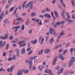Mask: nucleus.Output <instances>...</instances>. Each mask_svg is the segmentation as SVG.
Returning a JSON list of instances; mask_svg holds the SVG:
<instances>
[{
    "label": "nucleus",
    "instance_id": "6ab92c4d",
    "mask_svg": "<svg viewBox=\"0 0 75 75\" xmlns=\"http://www.w3.org/2000/svg\"><path fill=\"white\" fill-rule=\"evenodd\" d=\"M43 51H44L43 49H42L38 53L39 55H42V54Z\"/></svg>",
    "mask_w": 75,
    "mask_h": 75
},
{
    "label": "nucleus",
    "instance_id": "cd10ccee",
    "mask_svg": "<svg viewBox=\"0 0 75 75\" xmlns=\"http://www.w3.org/2000/svg\"><path fill=\"white\" fill-rule=\"evenodd\" d=\"M17 20H18V21H23V19L21 18H17Z\"/></svg>",
    "mask_w": 75,
    "mask_h": 75
},
{
    "label": "nucleus",
    "instance_id": "6e6d98bb",
    "mask_svg": "<svg viewBox=\"0 0 75 75\" xmlns=\"http://www.w3.org/2000/svg\"><path fill=\"white\" fill-rule=\"evenodd\" d=\"M8 61H12V57H9L8 59Z\"/></svg>",
    "mask_w": 75,
    "mask_h": 75
},
{
    "label": "nucleus",
    "instance_id": "37998d69",
    "mask_svg": "<svg viewBox=\"0 0 75 75\" xmlns=\"http://www.w3.org/2000/svg\"><path fill=\"white\" fill-rule=\"evenodd\" d=\"M42 37L41 36H40V37H39V39L38 40V42H40L41 40V39H42Z\"/></svg>",
    "mask_w": 75,
    "mask_h": 75
},
{
    "label": "nucleus",
    "instance_id": "e2e57ef3",
    "mask_svg": "<svg viewBox=\"0 0 75 75\" xmlns=\"http://www.w3.org/2000/svg\"><path fill=\"white\" fill-rule=\"evenodd\" d=\"M36 19V18H32L31 19L32 20V21H35V19Z\"/></svg>",
    "mask_w": 75,
    "mask_h": 75
},
{
    "label": "nucleus",
    "instance_id": "c03bdc74",
    "mask_svg": "<svg viewBox=\"0 0 75 75\" xmlns=\"http://www.w3.org/2000/svg\"><path fill=\"white\" fill-rule=\"evenodd\" d=\"M38 25L39 26L42 25V22H41V21L39 22V23H38Z\"/></svg>",
    "mask_w": 75,
    "mask_h": 75
},
{
    "label": "nucleus",
    "instance_id": "f03ea898",
    "mask_svg": "<svg viewBox=\"0 0 75 75\" xmlns=\"http://www.w3.org/2000/svg\"><path fill=\"white\" fill-rule=\"evenodd\" d=\"M6 44V42L4 41V43L2 41H0V47L1 48H2L3 47H4Z\"/></svg>",
    "mask_w": 75,
    "mask_h": 75
},
{
    "label": "nucleus",
    "instance_id": "a878e982",
    "mask_svg": "<svg viewBox=\"0 0 75 75\" xmlns=\"http://www.w3.org/2000/svg\"><path fill=\"white\" fill-rule=\"evenodd\" d=\"M14 65H13L11 67L10 69V72H12L13 71V69H14Z\"/></svg>",
    "mask_w": 75,
    "mask_h": 75
},
{
    "label": "nucleus",
    "instance_id": "2eb2a0df",
    "mask_svg": "<svg viewBox=\"0 0 75 75\" xmlns=\"http://www.w3.org/2000/svg\"><path fill=\"white\" fill-rule=\"evenodd\" d=\"M63 69H64L63 68H62L60 70H59L58 71V74H61V73H62V72Z\"/></svg>",
    "mask_w": 75,
    "mask_h": 75
},
{
    "label": "nucleus",
    "instance_id": "49530a36",
    "mask_svg": "<svg viewBox=\"0 0 75 75\" xmlns=\"http://www.w3.org/2000/svg\"><path fill=\"white\" fill-rule=\"evenodd\" d=\"M24 42H25V41L23 40L22 41L20 42L18 44H22V43H24Z\"/></svg>",
    "mask_w": 75,
    "mask_h": 75
},
{
    "label": "nucleus",
    "instance_id": "13d9d810",
    "mask_svg": "<svg viewBox=\"0 0 75 75\" xmlns=\"http://www.w3.org/2000/svg\"><path fill=\"white\" fill-rule=\"evenodd\" d=\"M69 43L68 42L67 43L66 45V47L67 48L69 46Z\"/></svg>",
    "mask_w": 75,
    "mask_h": 75
},
{
    "label": "nucleus",
    "instance_id": "680f3d73",
    "mask_svg": "<svg viewBox=\"0 0 75 75\" xmlns=\"http://www.w3.org/2000/svg\"><path fill=\"white\" fill-rule=\"evenodd\" d=\"M6 55V52H4L3 53V57H5Z\"/></svg>",
    "mask_w": 75,
    "mask_h": 75
},
{
    "label": "nucleus",
    "instance_id": "9b49d317",
    "mask_svg": "<svg viewBox=\"0 0 75 75\" xmlns=\"http://www.w3.org/2000/svg\"><path fill=\"white\" fill-rule=\"evenodd\" d=\"M38 41V40H31L30 42L31 43H32V44H37V42Z\"/></svg>",
    "mask_w": 75,
    "mask_h": 75
},
{
    "label": "nucleus",
    "instance_id": "c756f323",
    "mask_svg": "<svg viewBox=\"0 0 75 75\" xmlns=\"http://www.w3.org/2000/svg\"><path fill=\"white\" fill-rule=\"evenodd\" d=\"M69 19L68 18H67L65 19V21H69V22H72V21L70 20H69Z\"/></svg>",
    "mask_w": 75,
    "mask_h": 75
},
{
    "label": "nucleus",
    "instance_id": "7c9ffc66",
    "mask_svg": "<svg viewBox=\"0 0 75 75\" xmlns=\"http://www.w3.org/2000/svg\"><path fill=\"white\" fill-rule=\"evenodd\" d=\"M9 47V44H7L6 45V50H8V48Z\"/></svg>",
    "mask_w": 75,
    "mask_h": 75
},
{
    "label": "nucleus",
    "instance_id": "a211bd4d",
    "mask_svg": "<svg viewBox=\"0 0 75 75\" xmlns=\"http://www.w3.org/2000/svg\"><path fill=\"white\" fill-rule=\"evenodd\" d=\"M28 64L30 65V66H33V62L31 60H29L28 61Z\"/></svg>",
    "mask_w": 75,
    "mask_h": 75
},
{
    "label": "nucleus",
    "instance_id": "f3484780",
    "mask_svg": "<svg viewBox=\"0 0 75 75\" xmlns=\"http://www.w3.org/2000/svg\"><path fill=\"white\" fill-rule=\"evenodd\" d=\"M37 16V14L34 12H32L31 14V17H34V16Z\"/></svg>",
    "mask_w": 75,
    "mask_h": 75
},
{
    "label": "nucleus",
    "instance_id": "423d86ee",
    "mask_svg": "<svg viewBox=\"0 0 75 75\" xmlns=\"http://www.w3.org/2000/svg\"><path fill=\"white\" fill-rule=\"evenodd\" d=\"M17 9H18V7L16 8L15 11H14L13 13V15H15L16 17L18 18V13H17Z\"/></svg>",
    "mask_w": 75,
    "mask_h": 75
},
{
    "label": "nucleus",
    "instance_id": "09e8293b",
    "mask_svg": "<svg viewBox=\"0 0 75 75\" xmlns=\"http://www.w3.org/2000/svg\"><path fill=\"white\" fill-rule=\"evenodd\" d=\"M53 13H54V14H55V15L56 14H58V12H57V11H54L53 12Z\"/></svg>",
    "mask_w": 75,
    "mask_h": 75
},
{
    "label": "nucleus",
    "instance_id": "f257e3e1",
    "mask_svg": "<svg viewBox=\"0 0 75 75\" xmlns=\"http://www.w3.org/2000/svg\"><path fill=\"white\" fill-rule=\"evenodd\" d=\"M49 32V33L51 34L55 35L56 34V33H55L54 29L52 28L51 27L50 28V30Z\"/></svg>",
    "mask_w": 75,
    "mask_h": 75
},
{
    "label": "nucleus",
    "instance_id": "0e129e2a",
    "mask_svg": "<svg viewBox=\"0 0 75 75\" xmlns=\"http://www.w3.org/2000/svg\"><path fill=\"white\" fill-rule=\"evenodd\" d=\"M29 72V70H25V74H28Z\"/></svg>",
    "mask_w": 75,
    "mask_h": 75
},
{
    "label": "nucleus",
    "instance_id": "1a4fd4ad",
    "mask_svg": "<svg viewBox=\"0 0 75 75\" xmlns=\"http://www.w3.org/2000/svg\"><path fill=\"white\" fill-rule=\"evenodd\" d=\"M59 58L62 60V61H63L64 60V57H63V55H62V54H60L59 55Z\"/></svg>",
    "mask_w": 75,
    "mask_h": 75
},
{
    "label": "nucleus",
    "instance_id": "473e14b6",
    "mask_svg": "<svg viewBox=\"0 0 75 75\" xmlns=\"http://www.w3.org/2000/svg\"><path fill=\"white\" fill-rule=\"evenodd\" d=\"M14 7H12L10 9H9V11L10 12L12 11H13L14 10Z\"/></svg>",
    "mask_w": 75,
    "mask_h": 75
},
{
    "label": "nucleus",
    "instance_id": "4c0bfd02",
    "mask_svg": "<svg viewBox=\"0 0 75 75\" xmlns=\"http://www.w3.org/2000/svg\"><path fill=\"white\" fill-rule=\"evenodd\" d=\"M44 38H42V41L40 43V44L41 45L43 44V42H44Z\"/></svg>",
    "mask_w": 75,
    "mask_h": 75
},
{
    "label": "nucleus",
    "instance_id": "a19ab883",
    "mask_svg": "<svg viewBox=\"0 0 75 75\" xmlns=\"http://www.w3.org/2000/svg\"><path fill=\"white\" fill-rule=\"evenodd\" d=\"M64 34H65V33H64V32H61V33H60V35L61 36L62 35H64Z\"/></svg>",
    "mask_w": 75,
    "mask_h": 75
},
{
    "label": "nucleus",
    "instance_id": "603ef678",
    "mask_svg": "<svg viewBox=\"0 0 75 75\" xmlns=\"http://www.w3.org/2000/svg\"><path fill=\"white\" fill-rule=\"evenodd\" d=\"M5 2H6V0H3L2 1L1 3H2V4H4V3H5Z\"/></svg>",
    "mask_w": 75,
    "mask_h": 75
},
{
    "label": "nucleus",
    "instance_id": "393cba45",
    "mask_svg": "<svg viewBox=\"0 0 75 75\" xmlns=\"http://www.w3.org/2000/svg\"><path fill=\"white\" fill-rule=\"evenodd\" d=\"M8 34L6 33L5 36V39L6 40V39H7L8 38Z\"/></svg>",
    "mask_w": 75,
    "mask_h": 75
},
{
    "label": "nucleus",
    "instance_id": "69168bd1",
    "mask_svg": "<svg viewBox=\"0 0 75 75\" xmlns=\"http://www.w3.org/2000/svg\"><path fill=\"white\" fill-rule=\"evenodd\" d=\"M32 66H33L31 65V66H30V67H28L29 69V70H31L32 69H31V67H32Z\"/></svg>",
    "mask_w": 75,
    "mask_h": 75
},
{
    "label": "nucleus",
    "instance_id": "3c124183",
    "mask_svg": "<svg viewBox=\"0 0 75 75\" xmlns=\"http://www.w3.org/2000/svg\"><path fill=\"white\" fill-rule=\"evenodd\" d=\"M0 39H2V40H5V38L3 36H0Z\"/></svg>",
    "mask_w": 75,
    "mask_h": 75
},
{
    "label": "nucleus",
    "instance_id": "864d4df0",
    "mask_svg": "<svg viewBox=\"0 0 75 75\" xmlns=\"http://www.w3.org/2000/svg\"><path fill=\"white\" fill-rule=\"evenodd\" d=\"M15 59H16V57L15 55H13V60H15Z\"/></svg>",
    "mask_w": 75,
    "mask_h": 75
},
{
    "label": "nucleus",
    "instance_id": "ddd939ff",
    "mask_svg": "<svg viewBox=\"0 0 75 75\" xmlns=\"http://www.w3.org/2000/svg\"><path fill=\"white\" fill-rule=\"evenodd\" d=\"M57 59V58L56 57L55 59H54L53 61L52 62V64L53 65H55V64H56V62Z\"/></svg>",
    "mask_w": 75,
    "mask_h": 75
},
{
    "label": "nucleus",
    "instance_id": "39448f33",
    "mask_svg": "<svg viewBox=\"0 0 75 75\" xmlns=\"http://www.w3.org/2000/svg\"><path fill=\"white\" fill-rule=\"evenodd\" d=\"M45 73H48L49 75H54L52 73V71L51 70L49 69H47V70L45 71Z\"/></svg>",
    "mask_w": 75,
    "mask_h": 75
},
{
    "label": "nucleus",
    "instance_id": "f704fd0d",
    "mask_svg": "<svg viewBox=\"0 0 75 75\" xmlns=\"http://www.w3.org/2000/svg\"><path fill=\"white\" fill-rule=\"evenodd\" d=\"M68 51V50L67 49H66L64 50V52L63 53V54L64 55L65 54V53L67 52Z\"/></svg>",
    "mask_w": 75,
    "mask_h": 75
},
{
    "label": "nucleus",
    "instance_id": "4be33fe9",
    "mask_svg": "<svg viewBox=\"0 0 75 75\" xmlns=\"http://www.w3.org/2000/svg\"><path fill=\"white\" fill-rule=\"evenodd\" d=\"M58 8H59V9H60V10H62V6H61V4H59L58 5Z\"/></svg>",
    "mask_w": 75,
    "mask_h": 75
},
{
    "label": "nucleus",
    "instance_id": "bb28decb",
    "mask_svg": "<svg viewBox=\"0 0 75 75\" xmlns=\"http://www.w3.org/2000/svg\"><path fill=\"white\" fill-rule=\"evenodd\" d=\"M19 47H24L25 45H26V43H25L23 44H20Z\"/></svg>",
    "mask_w": 75,
    "mask_h": 75
},
{
    "label": "nucleus",
    "instance_id": "e433bc0d",
    "mask_svg": "<svg viewBox=\"0 0 75 75\" xmlns=\"http://www.w3.org/2000/svg\"><path fill=\"white\" fill-rule=\"evenodd\" d=\"M59 46L58 45H57L54 48V50H57V48H59Z\"/></svg>",
    "mask_w": 75,
    "mask_h": 75
},
{
    "label": "nucleus",
    "instance_id": "aec40b11",
    "mask_svg": "<svg viewBox=\"0 0 75 75\" xmlns=\"http://www.w3.org/2000/svg\"><path fill=\"white\" fill-rule=\"evenodd\" d=\"M25 48H23L22 49V50L21 51V53H22V54H24V53H25Z\"/></svg>",
    "mask_w": 75,
    "mask_h": 75
},
{
    "label": "nucleus",
    "instance_id": "20e7f679",
    "mask_svg": "<svg viewBox=\"0 0 75 75\" xmlns=\"http://www.w3.org/2000/svg\"><path fill=\"white\" fill-rule=\"evenodd\" d=\"M28 5H29L30 9H32L33 7V2L32 1L29 2L28 4Z\"/></svg>",
    "mask_w": 75,
    "mask_h": 75
},
{
    "label": "nucleus",
    "instance_id": "c85d7f7f",
    "mask_svg": "<svg viewBox=\"0 0 75 75\" xmlns=\"http://www.w3.org/2000/svg\"><path fill=\"white\" fill-rule=\"evenodd\" d=\"M4 11L2 12L1 14L0 15V19H2V18H3V17H2V16H3V14H4Z\"/></svg>",
    "mask_w": 75,
    "mask_h": 75
},
{
    "label": "nucleus",
    "instance_id": "72a5a7b5",
    "mask_svg": "<svg viewBox=\"0 0 75 75\" xmlns=\"http://www.w3.org/2000/svg\"><path fill=\"white\" fill-rule=\"evenodd\" d=\"M33 29H31L29 30L28 33L29 34H32V31H33Z\"/></svg>",
    "mask_w": 75,
    "mask_h": 75
},
{
    "label": "nucleus",
    "instance_id": "0eeeda50",
    "mask_svg": "<svg viewBox=\"0 0 75 75\" xmlns=\"http://www.w3.org/2000/svg\"><path fill=\"white\" fill-rule=\"evenodd\" d=\"M37 57L34 56V57H30L29 59L30 60H34L35 62H37V59H37Z\"/></svg>",
    "mask_w": 75,
    "mask_h": 75
},
{
    "label": "nucleus",
    "instance_id": "2f4dec72",
    "mask_svg": "<svg viewBox=\"0 0 75 75\" xmlns=\"http://www.w3.org/2000/svg\"><path fill=\"white\" fill-rule=\"evenodd\" d=\"M56 24H55L56 25H61V23L60 22H56Z\"/></svg>",
    "mask_w": 75,
    "mask_h": 75
},
{
    "label": "nucleus",
    "instance_id": "ea45409f",
    "mask_svg": "<svg viewBox=\"0 0 75 75\" xmlns=\"http://www.w3.org/2000/svg\"><path fill=\"white\" fill-rule=\"evenodd\" d=\"M60 24H64L65 23V21H62L61 22H60Z\"/></svg>",
    "mask_w": 75,
    "mask_h": 75
},
{
    "label": "nucleus",
    "instance_id": "4468645a",
    "mask_svg": "<svg viewBox=\"0 0 75 75\" xmlns=\"http://www.w3.org/2000/svg\"><path fill=\"white\" fill-rule=\"evenodd\" d=\"M29 23H30V19H28L25 22V25H28L29 24Z\"/></svg>",
    "mask_w": 75,
    "mask_h": 75
},
{
    "label": "nucleus",
    "instance_id": "de8ad7c7",
    "mask_svg": "<svg viewBox=\"0 0 75 75\" xmlns=\"http://www.w3.org/2000/svg\"><path fill=\"white\" fill-rule=\"evenodd\" d=\"M71 17L72 18H73V19H75V14H73L72 15Z\"/></svg>",
    "mask_w": 75,
    "mask_h": 75
},
{
    "label": "nucleus",
    "instance_id": "5fc2aeb1",
    "mask_svg": "<svg viewBox=\"0 0 75 75\" xmlns=\"http://www.w3.org/2000/svg\"><path fill=\"white\" fill-rule=\"evenodd\" d=\"M26 15V13H22L21 14V16H25Z\"/></svg>",
    "mask_w": 75,
    "mask_h": 75
},
{
    "label": "nucleus",
    "instance_id": "b1692460",
    "mask_svg": "<svg viewBox=\"0 0 75 75\" xmlns=\"http://www.w3.org/2000/svg\"><path fill=\"white\" fill-rule=\"evenodd\" d=\"M0 71H3V72H6V70L5 69H3V67H1L0 69Z\"/></svg>",
    "mask_w": 75,
    "mask_h": 75
},
{
    "label": "nucleus",
    "instance_id": "412c9836",
    "mask_svg": "<svg viewBox=\"0 0 75 75\" xmlns=\"http://www.w3.org/2000/svg\"><path fill=\"white\" fill-rule=\"evenodd\" d=\"M27 2V1H25L22 4V8H23L25 7V4H26Z\"/></svg>",
    "mask_w": 75,
    "mask_h": 75
},
{
    "label": "nucleus",
    "instance_id": "9d476101",
    "mask_svg": "<svg viewBox=\"0 0 75 75\" xmlns=\"http://www.w3.org/2000/svg\"><path fill=\"white\" fill-rule=\"evenodd\" d=\"M74 62L72 61H70L69 62V65L68 66L69 67H72V65H73V63Z\"/></svg>",
    "mask_w": 75,
    "mask_h": 75
},
{
    "label": "nucleus",
    "instance_id": "7ed1b4c3",
    "mask_svg": "<svg viewBox=\"0 0 75 75\" xmlns=\"http://www.w3.org/2000/svg\"><path fill=\"white\" fill-rule=\"evenodd\" d=\"M23 72H24V73H25V70H24V69H23L21 71V70L19 69L18 71L17 75H22L23 74Z\"/></svg>",
    "mask_w": 75,
    "mask_h": 75
},
{
    "label": "nucleus",
    "instance_id": "6e6552de",
    "mask_svg": "<svg viewBox=\"0 0 75 75\" xmlns=\"http://www.w3.org/2000/svg\"><path fill=\"white\" fill-rule=\"evenodd\" d=\"M50 52V49H46L44 50V52L45 54H48Z\"/></svg>",
    "mask_w": 75,
    "mask_h": 75
},
{
    "label": "nucleus",
    "instance_id": "8fccbe9b",
    "mask_svg": "<svg viewBox=\"0 0 75 75\" xmlns=\"http://www.w3.org/2000/svg\"><path fill=\"white\" fill-rule=\"evenodd\" d=\"M39 21H40L39 19H37V18H36V19H35V22H36V23H38Z\"/></svg>",
    "mask_w": 75,
    "mask_h": 75
},
{
    "label": "nucleus",
    "instance_id": "5701e85b",
    "mask_svg": "<svg viewBox=\"0 0 75 75\" xmlns=\"http://www.w3.org/2000/svg\"><path fill=\"white\" fill-rule=\"evenodd\" d=\"M61 15L63 17V20H65V15L64 14V13H61Z\"/></svg>",
    "mask_w": 75,
    "mask_h": 75
},
{
    "label": "nucleus",
    "instance_id": "774afa93",
    "mask_svg": "<svg viewBox=\"0 0 75 75\" xmlns=\"http://www.w3.org/2000/svg\"><path fill=\"white\" fill-rule=\"evenodd\" d=\"M9 39L10 40H13V37H10L9 38Z\"/></svg>",
    "mask_w": 75,
    "mask_h": 75
},
{
    "label": "nucleus",
    "instance_id": "f8f14e48",
    "mask_svg": "<svg viewBox=\"0 0 75 75\" xmlns=\"http://www.w3.org/2000/svg\"><path fill=\"white\" fill-rule=\"evenodd\" d=\"M44 16H45V17H47L48 18H50L51 17V16L49 14H48V13L45 14Z\"/></svg>",
    "mask_w": 75,
    "mask_h": 75
},
{
    "label": "nucleus",
    "instance_id": "4d7b16f0",
    "mask_svg": "<svg viewBox=\"0 0 75 75\" xmlns=\"http://www.w3.org/2000/svg\"><path fill=\"white\" fill-rule=\"evenodd\" d=\"M33 52V50H31L28 53V55H30V54H32Z\"/></svg>",
    "mask_w": 75,
    "mask_h": 75
},
{
    "label": "nucleus",
    "instance_id": "338daca9",
    "mask_svg": "<svg viewBox=\"0 0 75 75\" xmlns=\"http://www.w3.org/2000/svg\"><path fill=\"white\" fill-rule=\"evenodd\" d=\"M39 17H40V18H42L44 17V15H40L39 16Z\"/></svg>",
    "mask_w": 75,
    "mask_h": 75
},
{
    "label": "nucleus",
    "instance_id": "79ce46f5",
    "mask_svg": "<svg viewBox=\"0 0 75 75\" xmlns=\"http://www.w3.org/2000/svg\"><path fill=\"white\" fill-rule=\"evenodd\" d=\"M25 26H24V25H23L21 27V30H24V28H25Z\"/></svg>",
    "mask_w": 75,
    "mask_h": 75
},
{
    "label": "nucleus",
    "instance_id": "052dcab7",
    "mask_svg": "<svg viewBox=\"0 0 75 75\" xmlns=\"http://www.w3.org/2000/svg\"><path fill=\"white\" fill-rule=\"evenodd\" d=\"M45 38H46L45 41H48V39L49 38V37L46 36V37Z\"/></svg>",
    "mask_w": 75,
    "mask_h": 75
},
{
    "label": "nucleus",
    "instance_id": "dca6fc26",
    "mask_svg": "<svg viewBox=\"0 0 75 75\" xmlns=\"http://www.w3.org/2000/svg\"><path fill=\"white\" fill-rule=\"evenodd\" d=\"M54 38H52L50 40L49 42L50 44H52V42H54Z\"/></svg>",
    "mask_w": 75,
    "mask_h": 75
},
{
    "label": "nucleus",
    "instance_id": "bf43d9fd",
    "mask_svg": "<svg viewBox=\"0 0 75 75\" xmlns=\"http://www.w3.org/2000/svg\"><path fill=\"white\" fill-rule=\"evenodd\" d=\"M46 10L47 11H48L49 12H50V11H51L50 10V9L49 8L47 7L46 8Z\"/></svg>",
    "mask_w": 75,
    "mask_h": 75
},
{
    "label": "nucleus",
    "instance_id": "a18cd8bd",
    "mask_svg": "<svg viewBox=\"0 0 75 75\" xmlns=\"http://www.w3.org/2000/svg\"><path fill=\"white\" fill-rule=\"evenodd\" d=\"M60 69V67H59V66H58L56 67V70H58V69Z\"/></svg>",
    "mask_w": 75,
    "mask_h": 75
},
{
    "label": "nucleus",
    "instance_id": "58836bf2",
    "mask_svg": "<svg viewBox=\"0 0 75 75\" xmlns=\"http://www.w3.org/2000/svg\"><path fill=\"white\" fill-rule=\"evenodd\" d=\"M71 2L72 3V6L73 7H75V2L74 1H71Z\"/></svg>",
    "mask_w": 75,
    "mask_h": 75
},
{
    "label": "nucleus",
    "instance_id": "c9c22d12",
    "mask_svg": "<svg viewBox=\"0 0 75 75\" xmlns=\"http://www.w3.org/2000/svg\"><path fill=\"white\" fill-rule=\"evenodd\" d=\"M71 61H73V62H75V58L74 57H73L71 60Z\"/></svg>",
    "mask_w": 75,
    "mask_h": 75
}]
</instances>
